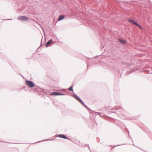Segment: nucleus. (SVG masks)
<instances>
[{
    "label": "nucleus",
    "instance_id": "1",
    "mask_svg": "<svg viewBox=\"0 0 152 152\" xmlns=\"http://www.w3.org/2000/svg\"><path fill=\"white\" fill-rule=\"evenodd\" d=\"M26 84L28 86V87L31 88H33L35 87L34 89H33V91L29 90V91L31 92H37V93L39 95H42V97H43V95L41 93H43L48 94L50 92V91L48 90L43 89L40 88L39 86H35V84L32 81L29 80H26L25 81Z\"/></svg>",
    "mask_w": 152,
    "mask_h": 152
},
{
    "label": "nucleus",
    "instance_id": "2",
    "mask_svg": "<svg viewBox=\"0 0 152 152\" xmlns=\"http://www.w3.org/2000/svg\"><path fill=\"white\" fill-rule=\"evenodd\" d=\"M127 68L130 69V71H128L127 72L126 74H129L130 73L138 70L140 68V67L137 66H136L133 64L130 63L128 64L127 66Z\"/></svg>",
    "mask_w": 152,
    "mask_h": 152
},
{
    "label": "nucleus",
    "instance_id": "3",
    "mask_svg": "<svg viewBox=\"0 0 152 152\" xmlns=\"http://www.w3.org/2000/svg\"><path fill=\"white\" fill-rule=\"evenodd\" d=\"M72 96L79 101L85 108L89 111L90 113H92V111L88 108L84 103L83 100L76 94L74 93Z\"/></svg>",
    "mask_w": 152,
    "mask_h": 152
},
{
    "label": "nucleus",
    "instance_id": "4",
    "mask_svg": "<svg viewBox=\"0 0 152 152\" xmlns=\"http://www.w3.org/2000/svg\"><path fill=\"white\" fill-rule=\"evenodd\" d=\"M49 94L52 96H62L65 95L66 94L61 93L59 92H51Z\"/></svg>",
    "mask_w": 152,
    "mask_h": 152
},
{
    "label": "nucleus",
    "instance_id": "5",
    "mask_svg": "<svg viewBox=\"0 0 152 152\" xmlns=\"http://www.w3.org/2000/svg\"><path fill=\"white\" fill-rule=\"evenodd\" d=\"M122 108L120 106H117V107H114L113 108L111 109V110H110L109 111V113H116V111H112V110H120L122 109Z\"/></svg>",
    "mask_w": 152,
    "mask_h": 152
},
{
    "label": "nucleus",
    "instance_id": "6",
    "mask_svg": "<svg viewBox=\"0 0 152 152\" xmlns=\"http://www.w3.org/2000/svg\"><path fill=\"white\" fill-rule=\"evenodd\" d=\"M17 19L19 20H21L23 21H26L28 19V17L25 16H19L18 17Z\"/></svg>",
    "mask_w": 152,
    "mask_h": 152
},
{
    "label": "nucleus",
    "instance_id": "7",
    "mask_svg": "<svg viewBox=\"0 0 152 152\" xmlns=\"http://www.w3.org/2000/svg\"><path fill=\"white\" fill-rule=\"evenodd\" d=\"M56 137H58L61 138L67 139L71 140V139L67 137L64 134H58L56 135Z\"/></svg>",
    "mask_w": 152,
    "mask_h": 152
},
{
    "label": "nucleus",
    "instance_id": "8",
    "mask_svg": "<svg viewBox=\"0 0 152 152\" xmlns=\"http://www.w3.org/2000/svg\"><path fill=\"white\" fill-rule=\"evenodd\" d=\"M118 41L121 44L123 45L126 44L127 42V41L126 40H125L124 39H122L121 38L118 39Z\"/></svg>",
    "mask_w": 152,
    "mask_h": 152
},
{
    "label": "nucleus",
    "instance_id": "9",
    "mask_svg": "<svg viewBox=\"0 0 152 152\" xmlns=\"http://www.w3.org/2000/svg\"><path fill=\"white\" fill-rule=\"evenodd\" d=\"M88 23L89 25H91L92 26H94L95 25V23L94 20H92L91 19H90L88 21Z\"/></svg>",
    "mask_w": 152,
    "mask_h": 152
},
{
    "label": "nucleus",
    "instance_id": "10",
    "mask_svg": "<svg viewBox=\"0 0 152 152\" xmlns=\"http://www.w3.org/2000/svg\"><path fill=\"white\" fill-rule=\"evenodd\" d=\"M65 18V16L64 15H60L58 18V21H60L64 20Z\"/></svg>",
    "mask_w": 152,
    "mask_h": 152
},
{
    "label": "nucleus",
    "instance_id": "11",
    "mask_svg": "<svg viewBox=\"0 0 152 152\" xmlns=\"http://www.w3.org/2000/svg\"><path fill=\"white\" fill-rule=\"evenodd\" d=\"M135 25L139 27L142 30V31L145 30V29H144L141 26L138 24L137 22H136Z\"/></svg>",
    "mask_w": 152,
    "mask_h": 152
},
{
    "label": "nucleus",
    "instance_id": "12",
    "mask_svg": "<svg viewBox=\"0 0 152 152\" xmlns=\"http://www.w3.org/2000/svg\"><path fill=\"white\" fill-rule=\"evenodd\" d=\"M127 21L129 22L132 23L133 24L135 25L136 23V22L134 20L131 19H129L127 20Z\"/></svg>",
    "mask_w": 152,
    "mask_h": 152
},
{
    "label": "nucleus",
    "instance_id": "13",
    "mask_svg": "<svg viewBox=\"0 0 152 152\" xmlns=\"http://www.w3.org/2000/svg\"><path fill=\"white\" fill-rule=\"evenodd\" d=\"M56 137L55 138H54L53 139H48L44 140H42L38 141V142H37L36 143H38V142H41L44 141H48V140H54L55 139Z\"/></svg>",
    "mask_w": 152,
    "mask_h": 152
},
{
    "label": "nucleus",
    "instance_id": "14",
    "mask_svg": "<svg viewBox=\"0 0 152 152\" xmlns=\"http://www.w3.org/2000/svg\"><path fill=\"white\" fill-rule=\"evenodd\" d=\"M73 86L72 85L69 88V90L70 91H73Z\"/></svg>",
    "mask_w": 152,
    "mask_h": 152
},
{
    "label": "nucleus",
    "instance_id": "15",
    "mask_svg": "<svg viewBox=\"0 0 152 152\" xmlns=\"http://www.w3.org/2000/svg\"><path fill=\"white\" fill-rule=\"evenodd\" d=\"M50 44V43L48 41L47 42L45 45V47L46 48H48V47L49 45Z\"/></svg>",
    "mask_w": 152,
    "mask_h": 152
},
{
    "label": "nucleus",
    "instance_id": "16",
    "mask_svg": "<svg viewBox=\"0 0 152 152\" xmlns=\"http://www.w3.org/2000/svg\"><path fill=\"white\" fill-rule=\"evenodd\" d=\"M97 113L101 117H102V115H101L102 114V113L100 112H97Z\"/></svg>",
    "mask_w": 152,
    "mask_h": 152
},
{
    "label": "nucleus",
    "instance_id": "17",
    "mask_svg": "<svg viewBox=\"0 0 152 152\" xmlns=\"http://www.w3.org/2000/svg\"><path fill=\"white\" fill-rule=\"evenodd\" d=\"M42 39L41 40V45L39 46V47L37 49V50L39 48H40V47H41V46H42Z\"/></svg>",
    "mask_w": 152,
    "mask_h": 152
},
{
    "label": "nucleus",
    "instance_id": "18",
    "mask_svg": "<svg viewBox=\"0 0 152 152\" xmlns=\"http://www.w3.org/2000/svg\"><path fill=\"white\" fill-rule=\"evenodd\" d=\"M149 70H146L145 71V73H149Z\"/></svg>",
    "mask_w": 152,
    "mask_h": 152
},
{
    "label": "nucleus",
    "instance_id": "19",
    "mask_svg": "<svg viewBox=\"0 0 152 152\" xmlns=\"http://www.w3.org/2000/svg\"><path fill=\"white\" fill-rule=\"evenodd\" d=\"M125 144H125L124 143V144H121V145H116L115 146V147L119 146L121 145H125Z\"/></svg>",
    "mask_w": 152,
    "mask_h": 152
},
{
    "label": "nucleus",
    "instance_id": "20",
    "mask_svg": "<svg viewBox=\"0 0 152 152\" xmlns=\"http://www.w3.org/2000/svg\"><path fill=\"white\" fill-rule=\"evenodd\" d=\"M52 39H50L49 41H48L51 43V42L52 41Z\"/></svg>",
    "mask_w": 152,
    "mask_h": 152
},
{
    "label": "nucleus",
    "instance_id": "21",
    "mask_svg": "<svg viewBox=\"0 0 152 152\" xmlns=\"http://www.w3.org/2000/svg\"><path fill=\"white\" fill-rule=\"evenodd\" d=\"M12 20V19H7L4 20Z\"/></svg>",
    "mask_w": 152,
    "mask_h": 152
},
{
    "label": "nucleus",
    "instance_id": "22",
    "mask_svg": "<svg viewBox=\"0 0 152 152\" xmlns=\"http://www.w3.org/2000/svg\"><path fill=\"white\" fill-rule=\"evenodd\" d=\"M53 104L55 105L56 107H57V106H57V105H56V104H55V102H53Z\"/></svg>",
    "mask_w": 152,
    "mask_h": 152
},
{
    "label": "nucleus",
    "instance_id": "23",
    "mask_svg": "<svg viewBox=\"0 0 152 152\" xmlns=\"http://www.w3.org/2000/svg\"><path fill=\"white\" fill-rule=\"evenodd\" d=\"M86 145H87V146L88 147V148L90 150V147H89V145H86V144L85 145V146H86Z\"/></svg>",
    "mask_w": 152,
    "mask_h": 152
},
{
    "label": "nucleus",
    "instance_id": "24",
    "mask_svg": "<svg viewBox=\"0 0 152 152\" xmlns=\"http://www.w3.org/2000/svg\"><path fill=\"white\" fill-rule=\"evenodd\" d=\"M129 132H128V136H129V137L130 138H131V139H132V138L131 137H130V136H129Z\"/></svg>",
    "mask_w": 152,
    "mask_h": 152
},
{
    "label": "nucleus",
    "instance_id": "25",
    "mask_svg": "<svg viewBox=\"0 0 152 152\" xmlns=\"http://www.w3.org/2000/svg\"><path fill=\"white\" fill-rule=\"evenodd\" d=\"M98 56H96L95 57H94V58H97Z\"/></svg>",
    "mask_w": 152,
    "mask_h": 152
},
{
    "label": "nucleus",
    "instance_id": "26",
    "mask_svg": "<svg viewBox=\"0 0 152 152\" xmlns=\"http://www.w3.org/2000/svg\"><path fill=\"white\" fill-rule=\"evenodd\" d=\"M89 65V64H87V68H88V67Z\"/></svg>",
    "mask_w": 152,
    "mask_h": 152
},
{
    "label": "nucleus",
    "instance_id": "27",
    "mask_svg": "<svg viewBox=\"0 0 152 152\" xmlns=\"http://www.w3.org/2000/svg\"><path fill=\"white\" fill-rule=\"evenodd\" d=\"M0 142H4L3 141H1V139H0Z\"/></svg>",
    "mask_w": 152,
    "mask_h": 152
},
{
    "label": "nucleus",
    "instance_id": "28",
    "mask_svg": "<svg viewBox=\"0 0 152 152\" xmlns=\"http://www.w3.org/2000/svg\"><path fill=\"white\" fill-rule=\"evenodd\" d=\"M20 75H21V76H22V77L23 78H24V77H23V75H21V74H20Z\"/></svg>",
    "mask_w": 152,
    "mask_h": 152
},
{
    "label": "nucleus",
    "instance_id": "29",
    "mask_svg": "<svg viewBox=\"0 0 152 152\" xmlns=\"http://www.w3.org/2000/svg\"><path fill=\"white\" fill-rule=\"evenodd\" d=\"M55 42H53V44H54Z\"/></svg>",
    "mask_w": 152,
    "mask_h": 152
},
{
    "label": "nucleus",
    "instance_id": "30",
    "mask_svg": "<svg viewBox=\"0 0 152 152\" xmlns=\"http://www.w3.org/2000/svg\"><path fill=\"white\" fill-rule=\"evenodd\" d=\"M118 72H119V73H120V70H119V71H118Z\"/></svg>",
    "mask_w": 152,
    "mask_h": 152
},
{
    "label": "nucleus",
    "instance_id": "31",
    "mask_svg": "<svg viewBox=\"0 0 152 152\" xmlns=\"http://www.w3.org/2000/svg\"><path fill=\"white\" fill-rule=\"evenodd\" d=\"M6 143H10L9 142H6Z\"/></svg>",
    "mask_w": 152,
    "mask_h": 152
},
{
    "label": "nucleus",
    "instance_id": "32",
    "mask_svg": "<svg viewBox=\"0 0 152 152\" xmlns=\"http://www.w3.org/2000/svg\"><path fill=\"white\" fill-rule=\"evenodd\" d=\"M132 142H133V140H132Z\"/></svg>",
    "mask_w": 152,
    "mask_h": 152
},
{
    "label": "nucleus",
    "instance_id": "33",
    "mask_svg": "<svg viewBox=\"0 0 152 152\" xmlns=\"http://www.w3.org/2000/svg\"><path fill=\"white\" fill-rule=\"evenodd\" d=\"M122 71H123L124 70H123V69H122Z\"/></svg>",
    "mask_w": 152,
    "mask_h": 152
},
{
    "label": "nucleus",
    "instance_id": "34",
    "mask_svg": "<svg viewBox=\"0 0 152 152\" xmlns=\"http://www.w3.org/2000/svg\"><path fill=\"white\" fill-rule=\"evenodd\" d=\"M121 75H120V77H121Z\"/></svg>",
    "mask_w": 152,
    "mask_h": 152
},
{
    "label": "nucleus",
    "instance_id": "35",
    "mask_svg": "<svg viewBox=\"0 0 152 152\" xmlns=\"http://www.w3.org/2000/svg\"><path fill=\"white\" fill-rule=\"evenodd\" d=\"M133 145H134V144L133 143Z\"/></svg>",
    "mask_w": 152,
    "mask_h": 152
},
{
    "label": "nucleus",
    "instance_id": "36",
    "mask_svg": "<svg viewBox=\"0 0 152 152\" xmlns=\"http://www.w3.org/2000/svg\"><path fill=\"white\" fill-rule=\"evenodd\" d=\"M150 74H152V73H151Z\"/></svg>",
    "mask_w": 152,
    "mask_h": 152
}]
</instances>
